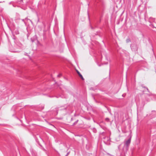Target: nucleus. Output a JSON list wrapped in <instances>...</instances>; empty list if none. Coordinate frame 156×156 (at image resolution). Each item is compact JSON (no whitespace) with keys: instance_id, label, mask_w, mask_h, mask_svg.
<instances>
[{"instance_id":"1","label":"nucleus","mask_w":156,"mask_h":156,"mask_svg":"<svg viewBox=\"0 0 156 156\" xmlns=\"http://www.w3.org/2000/svg\"><path fill=\"white\" fill-rule=\"evenodd\" d=\"M130 141L131 139H129L126 141V145L128 146L129 144L130 143Z\"/></svg>"},{"instance_id":"2","label":"nucleus","mask_w":156,"mask_h":156,"mask_svg":"<svg viewBox=\"0 0 156 156\" xmlns=\"http://www.w3.org/2000/svg\"><path fill=\"white\" fill-rule=\"evenodd\" d=\"M78 75H79V76L81 78V79L83 80H84V78H83V76H82V75L80 74V73H79L78 74Z\"/></svg>"},{"instance_id":"3","label":"nucleus","mask_w":156,"mask_h":156,"mask_svg":"<svg viewBox=\"0 0 156 156\" xmlns=\"http://www.w3.org/2000/svg\"><path fill=\"white\" fill-rule=\"evenodd\" d=\"M75 69L76 70V72H77V73L78 74L80 73V72L77 69Z\"/></svg>"}]
</instances>
